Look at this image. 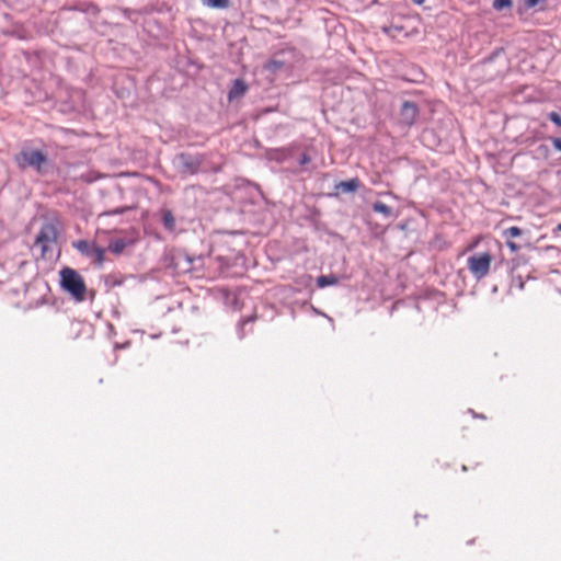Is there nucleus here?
I'll return each instance as SVG.
<instances>
[{"label": "nucleus", "instance_id": "f257e3e1", "mask_svg": "<svg viewBox=\"0 0 561 561\" xmlns=\"http://www.w3.org/2000/svg\"><path fill=\"white\" fill-rule=\"evenodd\" d=\"M60 285L76 300H84L87 286L83 277L76 270L70 267H64L60 271Z\"/></svg>", "mask_w": 561, "mask_h": 561}, {"label": "nucleus", "instance_id": "f03ea898", "mask_svg": "<svg viewBox=\"0 0 561 561\" xmlns=\"http://www.w3.org/2000/svg\"><path fill=\"white\" fill-rule=\"evenodd\" d=\"M492 260L489 252L476 253L468 259L467 266L474 278L482 279L489 274Z\"/></svg>", "mask_w": 561, "mask_h": 561}, {"label": "nucleus", "instance_id": "7ed1b4c3", "mask_svg": "<svg viewBox=\"0 0 561 561\" xmlns=\"http://www.w3.org/2000/svg\"><path fill=\"white\" fill-rule=\"evenodd\" d=\"M72 247L82 255L90 257L94 265L102 266L104 264L106 250L99 247L96 243L87 240H78L72 243Z\"/></svg>", "mask_w": 561, "mask_h": 561}, {"label": "nucleus", "instance_id": "20e7f679", "mask_svg": "<svg viewBox=\"0 0 561 561\" xmlns=\"http://www.w3.org/2000/svg\"><path fill=\"white\" fill-rule=\"evenodd\" d=\"M14 160L20 169L33 167L41 172L43 164L47 162V157L39 150H22Z\"/></svg>", "mask_w": 561, "mask_h": 561}, {"label": "nucleus", "instance_id": "39448f33", "mask_svg": "<svg viewBox=\"0 0 561 561\" xmlns=\"http://www.w3.org/2000/svg\"><path fill=\"white\" fill-rule=\"evenodd\" d=\"M57 241V229L53 224H45L41 228L36 240H35V247L41 248V255L42 257L46 256V253L48 250H50V247Z\"/></svg>", "mask_w": 561, "mask_h": 561}, {"label": "nucleus", "instance_id": "423d86ee", "mask_svg": "<svg viewBox=\"0 0 561 561\" xmlns=\"http://www.w3.org/2000/svg\"><path fill=\"white\" fill-rule=\"evenodd\" d=\"M419 116V107L414 102L404 101L400 110V122L405 126H412Z\"/></svg>", "mask_w": 561, "mask_h": 561}, {"label": "nucleus", "instance_id": "0eeeda50", "mask_svg": "<svg viewBox=\"0 0 561 561\" xmlns=\"http://www.w3.org/2000/svg\"><path fill=\"white\" fill-rule=\"evenodd\" d=\"M173 266L178 274H187L193 271V260L184 253L173 256Z\"/></svg>", "mask_w": 561, "mask_h": 561}, {"label": "nucleus", "instance_id": "6e6552de", "mask_svg": "<svg viewBox=\"0 0 561 561\" xmlns=\"http://www.w3.org/2000/svg\"><path fill=\"white\" fill-rule=\"evenodd\" d=\"M382 31L391 38L398 39V41H400L402 38H407L411 35L419 33V31L416 28L409 32L405 30V27L403 25H396V24H391L389 26H383Z\"/></svg>", "mask_w": 561, "mask_h": 561}, {"label": "nucleus", "instance_id": "1a4fd4ad", "mask_svg": "<svg viewBox=\"0 0 561 561\" xmlns=\"http://www.w3.org/2000/svg\"><path fill=\"white\" fill-rule=\"evenodd\" d=\"M523 234V230L518 227H510L503 231V237L506 240V245L512 253H516L520 250V245L513 241L514 238H517Z\"/></svg>", "mask_w": 561, "mask_h": 561}, {"label": "nucleus", "instance_id": "9d476101", "mask_svg": "<svg viewBox=\"0 0 561 561\" xmlns=\"http://www.w3.org/2000/svg\"><path fill=\"white\" fill-rule=\"evenodd\" d=\"M248 91V85L242 79H236L228 92V100L233 101L242 98Z\"/></svg>", "mask_w": 561, "mask_h": 561}, {"label": "nucleus", "instance_id": "9b49d317", "mask_svg": "<svg viewBox=\"0 0 561 561\" xmlns=\"http://www.w3.org/2000/svg\"><path fill=\"white\" fill-rule=\"evenodd\" d=\"M360 182L357 178L351 179L348 181H342L336 184V190L342 193L355 192L358 190Z\"/></svg>", "mask_w": 561, "mask_h": 561}, {"label": "nucleus", "instance_id": "f8f14e48", "mask_svg": "<svg viewBox=\"0 0 561 561\" xmlns=\"http://www.w3.org/2000/svg\"><path fill=\"white\" fill-rule=\"evenodd\" d=\"M162 224L165 229L172 231L175 228V218L173 213L170 209H162Z\"/></svg>", "mask_w": 561, "mask_h": 561}, {"label": "nucleus", "instance_id": "ddd939ff", "mask_svg": "<svg viewBox=\"0 0 561 561\" xmlns=\"http://www.w3.org/2000/svg\"><path fill=\"white\" fill-rule=\"evenodd\" d=\"M127 247V242L124 239H115L108 243V251L114 254H121Z\"/></svg>", "mask_w": 561, "mask_h": 561}, {"label": "nucleus", "instance_id": "4468645a", "mask_svg": "<svg viewBox=\"0 0 561 561\" xmlns=\"http://www.w3.org/2000/svg\"><path fill=\"white\" fill-rule=\"evenodd\" d=\"M339 283V278L331 274V275H321L317 278V285L318 287L320 288H323V287H327V286H331V285H336Z\"/></svg>", "mask_w": 561, "mask_h": 561}, {"label": "nucleus", "instance_id": "2eb2a0df", "mask_svg": "<svg viewBox=\"0 0 561 561\" xmlns=\"http://www.w3.org/2000/svg\"><path fill=\"white\" fill-rule=\"evenodd\" d=\"M203 4L209 8L227 9L230 5V0H202Z\"/></svg>", "mask_w": 561, "mask_h": 561}, {"label": "nucleus", "instance_id": "dca6fc26", "mask_svg": "<svg viewBox=\"0 0 561 561\" xmlns=\"http://www.w3.org/2000/svg\"><path fill=\"white\" fill-rule=\"evenodd\" d=\"M373 209H374V211L380 213V214H382V215H385L387 217L390 216L391 213H392L391 208L388 205H386V204H383L381 202H376L373 205Z\"/></svg>", "mask_w": 561, "mask_h": 561}, {"label": "nucleus", "instance_id": "f3484780", "mask_svg": "<svg viewBox=\"0 0 561 561\" xmlns=\"http://www.w3.org/2000/svg\"><path fill=\"white\" fill-rule=\"evenodd\" d=\"M513 2L512 0H494L493 1V8L497 11H501L503 9H510L512 8Z\"/></svg>", "mask_w": 561, "mask_h": 561}, {"label": "nucleus", "instance_id": "a211bd4d", "mask_svg": "<svg viewBox=\"0 0 561 561\" xmlns=\"http://www.w3.org/2000/svg\"><path fill=\"white\" fill-rule=\"evenodd\" d=\"M283 66V62L280 61H277V60H271L268 61L266 65H265V68L268 69V70H276V69H279L282 68Z\"/></svg>", "mask_w": 561, "mask_h": 561}, {"label": "nucleus", "instance_id": "6ab92c4d", "mask_svg": "<svg viewBox=\"0 0 561 561\" xmlns=\"http://www.w3.org/2000/svg\"><path fill=\"white\" fill-rule=\"evenodd\" d=\"M548 117L552 123H554L557 126H561V116L557 112H550Z\"/></svg>", "mask_w": 561, "mask_h": 561}, {"label": "nucleus", "instance_id": "aec40b11", "mask_svg": "<svg viewBox=\"0 0 561 561\" xmlns=\"http://www.w3.org/2000/svg\"><path fill=\"white\" fill-rule=\"evenodd\" d=\"M311 161L310 157L307 154V153H304L300 159H299V163L301 165H305V164H308L309 162Z\"/></svg>", "mask_w": 561, "mask_h": 561}, {"label": "nucleus", "instance_id": "412c9836", "mask_svg": "<svg viewBox=\"0 0 561 561\" xmlns=\"http://www.w3.org/2000/svg\"><path fill=\"white\" fill-rule=\"evenodd\" d=\"M553 147L561 151V138H552L551 139Z\"/></svg>", "mask_w": 561, "mask_h": 561}, {"label": "nucleus", "instance_id": "4be33fe9", "mask_svg": "<svg viewBox=\"0 0 561 561\" xmlns=\"http://www.w3.org/2000/svg\"><path fill=\"white\" fill-rule=\"evenodd\" d=\"M415 518H416V523L419 524V518H424L425 519V518H427V516L426 515H424V516L415 515Z\"/></svg>", "mask_w": 561, "mask_h": 561}, {"label": "nucleus", "instance_id": "5701e85b", "mask_svg": "<svg viewBox=\"0 0 561 561\" xmlns=\"http://www.w3.org/2000/svg\"><path fill=\"white\" fill-rule=\"evenodd\" d=\"M415 4H422L425 0H412Z\"/></svg>", "mask_w": 561, "mask_h": 561}, {"label": "nucleus", "instance_id": "b1692460", "mask_svg": "<svg viewBox=\"0 0 561 561\" xmlns=\"http://www.w3.org/2000/svg\"><path fill=\"white\" fill-rule=\"evenodd\" d=\"M478 241H476L473 244H471L468 249L471 250L477 245Z\"/></svg>", "mask_w": 561, "mask_h": 561}, {"label": "nucleus", "instance_id": "393cba45", "mask_svg": "<svg viewBox=\"0 0 561 561\" xmlns=\"http://www.w3.org/2000/svg\"><path fill=\"white\" fill-rule=\"evenodd\" d=\"M473 417H481V419H485L483 415H478L476 413H473Z\"/></svg>", "mask_w": 561, "mask_h": 561}, {"label": "nucleus", "instance_id": "a878e982", "mask_svg": "<svg viewBox=\"0 0 561 561\" xmlns=\"http://www.w3.org/2000/svg\"><path fill=\"white\" fill-rule=\"evenodd\" d=\"M557 230H558V231H561V224H559V225L557 226Z\"/></svg>", "mask_w": 561, "mask_h": 561}]
</instances>
